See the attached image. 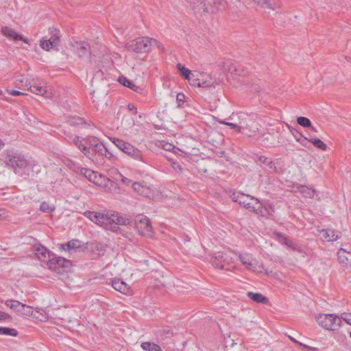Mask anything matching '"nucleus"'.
I'll return each mask as SVG.
<instances>
[{
    "label": "nucleus",
    "mask_w": 351,
    "mask_h": 351,
    "mask_svg": "<svg viewBox=\"0 0 351 351\" xmlns=\"http://www.w3.org/2000/svg\"><path fill=\"white\" fill-rule=\"evenodd\" d=\"M0 335L16 337L18 331L14 328L0 326Z\"/></svg>",
    "instance_id": "f704fd0d"
},
{
    "label": "nucleus",
    "mask_w": 351,
    "mask_h": 351,
    "mask_svg": "<svg viewBox=\"0 0 351 351\" xmlns=\"http://www.w3.org/2000/svg\"><path fill=\"white\" fill-rule=\"evenodd\" d=\"M232 262V257L230 252H215L210 258L212 265L215 268L221 269L230 270L228 267Z\"/></svg>",
    "instance_id": "423d86ee"
},
{
    "label": "nucleus",
    "mask_w": 351,
    "mask_h": 351,
    "mask_svg": "<svg viewBox=\"0 0 351 351\" xmlns=\"http://www.w3.org/2000/svg\"><path fill=\"white\" fill-rule=\"evenodd\" d=\"M338 341L343 350L347 351L351 350V341L345 335L339 337Z\"/></svg>",
    "instance_id": "c756f323"
},
{
    "label": "nucleus",
    "mask_w": 351,
    "mask_h": 351,
    "mask_svg": "<svg viewBox=\"0 0 351 351\" xmlns=\"http://www.w3.org/2000/svg\"><path fill=\"white\" fill-rule=\"evenodd\" d=\"M105 179L104 177H103L101 174H99V177L96 178L95 181H92L93 183L97 185H99L101 184V180Z\"/></svg>",
    "instance_id": "13d9d810"
},
{
    "label": "nucleus",
    "mask_w": 351,
    "mask_h": 351,
    "mask_svg": "<svg viewBox=\"0 0 351 351\" xmlns=\"http://www.w3.org/2000/svg\"><path fill=\"white\" fill-rule=\"evenodd\" d=\"M118 82L130 88L131 90H134L136 93L143 94L144 93V89L141 88L140 86L136 85L132 81L128 80L126 77L121 75L119 76L118 78Z\"/></svg>",
    "instance_id": "dca6fc26"
},
{
    "label": "nucleus",
    "mask_w": 351,
    "mask_h": 351,
    "mask_svg": "<svg viewBox=\"0 0 351 351\" xmlns=\"http://www.w3.org/2000/svg\"><path fill=\"white\" fill-rule=\"evenodd\" d=\"M307 141L312 143L315 147H316L317 148H319L322 150H326L327 148L326 145L322 141H321L319 138H311L309 139L307 138Z\"/></svg>",
    "instance_id": "58836bf2"
},
{
    "label": "nucleus",
    "mask_w": 351,
    "mask_h": 351,
    "mask_svg": "<svg viewBox=\"0 0 351 351\" xmlns=\"http://www.w3.org/2000/svg\"><path fill=\"white\" fill-rule=\"evenodd\" d=\"M3 213H1V210H0V219H2Z\"/></svg>",
    "instance_id": "774afa93"
},
{
    "label": "nucleus",
    "mask_w": 351,
    "mask_h": 351,
    "mask_svg": "<svg viewBox=\"0 0 351 351\" xmlns=\"http://www.w3.org/2000/svg\"><path fill=\"white\" fill-rule=\"evenodd\" d=\"M176 101L178 103L177 106L178 108H184V104L186 101V96L182 93H178L176 96Z\"/></svg>",
    "instance_id": "a18cd8bd"
},
{
    "label": "nucleus",
    "mask_w": 351,
    "mask_h": 351,
    "mask_svg": "<svg viewBox=\"0 0 351 351\" xmlns=\"http://www.w3.org/2000/svg\"><path fill=\"white\" fill-rule=\"evenodd\" d=\"M250 198L252 199H255L254 197L253 196H251V195H245V194H243L242 195L240 196V198L239 199V201L237 202L240 205H242L243 206V207L245 206H246L247 204V199Z\"/></svg>",
    "instance_id": "49530a36"
},
{
    "label": "nucleus",
    "mask_w": 351,
    "mask_h": 351,
    "mask_svg": "<svg viewBox=\"0 0 351 351\" xmlns=\"http://www.w3.org/2000/svg\"><path fill=\"white\" fill-rule=\"evenodd\" d=\"M121 180H122V182H123V183H125V184H128L131 182V180H129L128 178H125V177H123V176H122V179H121Z\"/></svg>",
    "instance_id": "680f3d73"
},
{
    "label": "nucleus",
    "mask_w": 351,
    "mask_h": 351,
    "mask_svg": "<svg viewBox=\"0 0 351 351\" xmlns=\"http://www.w3.org/2000/svg\"><path fill=\"white\" fill-rule=\"evenodd\" d=\"M322 236L328 241H335L341 237V232L332 229L322 230Z\"/></svg>",
    "instance_id": "4be33fe9"
},
{
    "label": "nucleus",
    "mask_w": 351,
    "mask_h": 351,
    "mask_svg": "<svg viewBox=\"0 0 351 351\" xmlns=\"http://www.w3.org/2000/svg\"><path fill=\"white\" fill-rule=\"evenodd\" d=\"M1 34L6 36L8 39L14 40H23L24 43L29 44V40L23 36L17 34L14 29L7 26L1 27Z\"/></svg>",
    "instance_id": "ddd939ff"
},
{
    "label": "nucleus",
    "mask_w": 351,
    "mask_h": 351,
    "mask_svg": "<svg viewBox=\"0 0 351 351\" xmlns=\"http://www.w3.org/2000/svg\"><path fill=\"white\" fill-rule=\"evenodd\" d=\"M15 83L19 88H22V86L27 87L29 85H30V82H29L28 79L24 75L18 76L16 78Z\"/></svg>",
    "instance_id": "7c9ffc66"
},
{
    "label": "nucleus",
    "mask_w": 351,
    "mask_h": 351,
    "mask_svg": "<svg viewBox=\"0 0 351 351\" xmlns=\"http://www.w3.org/2000/svg\"><path fill=\"white\" fill-rule=\"evenodd\" d=\"M132 188L136 193L145 197H149L152 193L150 188L145 182H134Z\"/></svg>",
    "instance_id": "f3484780"
},
{
    "label": "nucleus",
    "mask_w": 351,
    "mask_h": 351,
    "mask_svg": "<svg viewBox=\"0 0 351 351\" xmlns=\"http://www.w3.org/2000/svg\"><path fill=\"white\" fill-rule=\"evenodd\" d=\"M275 235L278 239V241L282 245H285L293 250L296 249L295 243L290 239L288 237L285 236L281 232H276Z\"/></svg>",
    "instance_id": "412c9836"
},
{
    "label": "nucleus",
    "mask_w": 351,
    "mask_h": 351,
    "mask_svg": "<svg viewBox=\"0 0 351 351\" xmlns=\"http://www.w3.org/2000/svg\"><path fill=\"white\" fill-rule=\"evenodd\" d=\"M341 320L345 321L347 324L351 325V313H343L341 314Z\"/></svg>",
    "instance_id": "3c124183"
},
{
    "label": "nucleus",
    "mask_w": 351,
    "mask_h": 351,
    "mask_svg": "<svg viewBox=\"0 0 351 351\" xmlns=\"http://www.w3.org/2000/svg\"><path fill=\"white\" fill-rule=\"evenodd\" d=\"M81 241L77 239H73L69 241L65 244H61L60 248L64 250H67L69 252H76L78 250L81 249Z\"/></svg>",
    "instance_id": "6ab92c4d"
},
{
    "label": "nucleus",
    "mask_w": 351,
    "mask_h": 351,
    "mask_svg": "<svg viewBox=\"0 0 351 351\" xmlns=\"http://www.w3.org/2000/svg\"><path fill=\"white\" fill-rule=\"evenodd\" d=\"M205 99H206V100H208V101H209V102H210V101H211V100H212L211 97H209L208 98H205Z\"/></svg>",
    "instance_id": "338daca9"
},
{
    "label": "nucleus",
    "mask_w": 351,
    "mask_h": 351,
    "mask_svg": "<svg viewBox=\"0 0 351 351\" xmlns=\"http://www.w3.org/2000/svg\"><path fill=\"white\" fill-rule=\"evenodd\" d=\"M300 191L305 197L308 198L313 197L315 194L314 189L306 187L305 186H301L300 188Z\"/></svg>",
    "instance_id": "4c0bfd02"
},
{
    "label": "nucleus",
    "mask_w": 351,
    "mask_h": 351,
    "mask_svg": "<svg viewBox=\"0 0 351 351\" xmlns=\"http://www.w3.org/2000/svg\"><path fill=\"white\" fill-rule=\"evenodd\" d=\"M339 261L346 266H351V250L340 248L337 252Z\"/></svg>",
    "instance_id": "a211bd4d"
},
{
    "label": "nucleus",
    "mask_w": 351,
    "mask_h": 351,
    "mask_svg": "<svg viewBox=\"0 0 351 351\" xmlns=\"http://www.w3.org/2000/svg\"><path fill=\"white\" fill-rule=\"evenodd\" d=\"M243 194V193L239 192H234L230 197L234 202H237L240 198V196Z\"/></svg>",
    "instance_id": "603ef678"
},
{
    "label": "nucleus",
    "mask_w": 351,
    "mask_h": 351,
    "mask_svg": "<svg viewBox=\"0 0 351 351\" xmlns=\"http://www.w3.org/2000/svg\"><path fill=\"white\" fill-rule=\"evenodd\" d=\"M112 287L117 291L121 293H127L130 287L121 279H113L112 280Z\"/></svg>",
    "instance_id": "aec40b11"
},
{
    "label": "nucleus",
    "mask_w": 351,
    "mask_h": 351,
    "mask_svg": "<svg viewBox=\"0 0 351 351\" xmlns=\"http://www.w3.org/2000/svg\"><path fill=\"white\" fill-rule=\"evenodd\" d=\"M68 122L71 125L73 126H80L85 123L84 119L78 116L70 117L68 120Z\"/></svg>",
    "instance_id": "e433bc0d"
},
{
    "label": "nucleus",
    "mask_w": 351,
    "mask_h": 351,
    "mask_svg": "<svg viewBox=\"0 0 351 351\" xmlns=\"http://www.w3.org/2000/svg\"><path fill=\"white\" fill-rule=\"evenodd\" d=\"M55 209L54 206L46 202H43L40 206V210L44 213H49Z\"/></svg>",
    "instance_id": "c03bdc74"
},
{
    "label": "nucleus",
    "mask_w": 351,
    "mask_h": 351,
    "mask_svg": "<svg viewBox=\"0 0 351 351\" xmlns=\"http://www.w3.org/2000/svg\"><path fill=\"white\" fill-rule=\"evenodd\" d=\"M84 215L90 221L101 226H107V224L109 222V216L100 213L87 210L84 213Z\"/></svg>",
    "instance_id": "9b49d317"
},
{
    "label": "nucleus",
    "mask_w": 351,
    "mask_h": 351,
    "mask_svg": "<svg viewBox=\"0 0 351 351\" xmlns=\"http://www.w3.org/2000/svg\"><path fill=\"white\" fill-rule=\"evenodd\" d=\"M35 254L41 261H45L47 257L49 259L51 258L50 252L44 246L37 247Z\"/></svg>",
    "instance_id": "a878e982"
},
{
    "label": "nucleus",
    "mask_w": 351,
    "mask_h": 351,
    "mask_svg": "<svg viewBox=\"0 0 351 351\" xmlns=\"http://www.w3.org/2000/svg\"><path fill=\"white\" fill-rule=\"evenodd\" d=\"M315 319L319 326L329 330H338L341 325V317L336 314H319Z\"/></svg>",
    "instance_id": "7ed1b4c3"
},
{
    "label": "nucleus",
    "mask_w": 351,
    "mask_h": 351,
    "mask_svg": "<svg viewBox=\"0 0 351 351\" xmlns=\"http://www.w3.org/2000/svg\"><path fill=\"white\" fill-rule=\"evenodd\" d=\"M254 199L256 201V204L257 205V206H255L254 212H255L257 214L262 213V207L259 204L258 199L257 198H255Z\"/></svg>",
    "instance_id": "864d4df0"
},
{
    "label": "nucleus",
    "mask_w": 351,
    "mask_h": 351,
    "mask_svg": "<svg viewBox=\"0 0 351 351\" xmlns=\"http://www.w3.org/2000/svg\"><path fill=\"white\" fill-rule=\"evenodd\" d=\"M244 207L250 211H252V210L254 211L255 206L251 205V204L247 202L246 206H245Z\"/></svg>",
    "instance_id": "052dcab7"
},
{
    "label": "nucleus",
    "mask_w": 351,
    "mask_h": 351,
    "mask_svg": "<svg viewBox=\"0 0 351 351\" xmlns=\"http://www.w3.org/2000/svg\"><path fill=\"white\" fill-rule=\"evenodd\" d=\"M259 161L263 164L265 165L269 169H274L275 171H276L275 163L271 160V158L265 157V156H261L258 158Z\"/></svg>",
    "instance_id": "473e14b6"
},
{
    "label": "nucleus",
    "mask_w": 351,
    "mask_h": 351,
    "mask_svg": "<svg viewBox=\"0 0 351 351\" xmlns=\"http://www.w3.org/2000/svg\"><path fill=\"white\" fill-rule=\"evenodd\" d=\"M106 229H110L112 231L117 232L121 228L118 226L117 224L113 223L112 221L110 223H108L107 226H103Z\"/></svg>",
    "instance_id": "09e8293b"
},
{
    "label": "nucleus",
    "mask_w": 351,
    "mask_h": 351,
    "mask_svg": "<svg viewBox=\"0 0 351 351\" xmlns=\"http://www.w3.org/2000/svg\"><path fill=\"white\" fill-rule=\"evenodd\" d=\"M5 305L21 315H31L33 313L32 306L24 304L17 300H8L5 301Z\"/></svg>",
    "instance_id": "6e6552de"
},
{
    "label": "nucleus",
    "mask_w": 351,
    "mask_h": 351,
    "mask_svg": "<svg viewBox=\"0 0 351 351\" xmlns=\"http://www.w3.org/2000/svg\"><path fill=\"white\" fill-rule=\"evenodd\" d=\"M256 4L261 8H267L270 10H275L276 3L275 0H252Z\"/></svg>",
    "instance_id": "bb28decb"
},
{
    "label": "nucleus",
    "mask_w": 351,
    "mask_h": 351,
    "mask_svg": "<svg viewBox=\"0 0 351 351\" xmlns=\"http://www.w3.org/2000/svg\"><path fill=\"white\" fill-rule=\"evenodd\" d=\"M74 47L77 49V52L80 58L88 57L91 54L90 45L85 41H77Z\"/></svg>",
    "instance_id": "2eb2a0df"
},
{
    "label": "nucleus",
    "mask_w": 351,
    "mask_h": 351,
    "mask_svg": "<svg viewBox=\"0 0 351 351\" xmlns=\"http://www.w3.org/2000/svg\"><path fill=\"white\" fill-rule=\"evenodd\" d=\"M141 346L145 351H162L160 346L154 342H143Z\"/></svg>",
    "instance_id": "c85d7f7f"
},
{
    "label": "nucleus",
    "mask_w": 351,
    "mask_h": 351,
    "mask_svg": "<svg viewBox=\"0 0 351 351\" xmlns=\"http://www.w3.org/2000/svg\"><path fill=\"white\" fill-rule=\"evenodd\" d=\"M178 70L179 71L180 75L183 76L185 79L190 80L191 76L194 77V73H192L191 70L186 68L183 64L181 63H178L176 66Z\"/></svg>",
    "instance_id": "cd10ccee"
},
{
    "label": "nucleus",
    "mask_w": 351,
    "mask_h": 351,
    "mask_svg": "<svg viewBox=\"0 0 351 351\" xmlns=\"http://www.w3.org/2000/svg\"><path fill=\"white\" fill-rule=\"evenodd\" d=\"M128 108L130 111L133 112L134 114L137 113V108H136V106L134 104H129L128 105Z\"/></svg>",
    "instance_id": "bf43d9fd"
},
{
    "label": "nucleus",
    "mask_w": 351,
    "mask_h": 351,
    "mask_svg": "<svg viewBox=\"0 0 351 351\" xmlns=\"http://www.w3.org/2000/svg\"><path fill=\"white\" fill-rule=\"evenodd\" d=\"M189 82V83L193 86H197L199 87V84H200V82H201V79H199V77H197V75H195L194 74V77L193 76H191V80H188Z\"/></svg>",
    "instance_id": "8fccbe9b"
},
{
    "label": "nucleus",
    "mask_w": 351,
    "mask_h": 351,
    "mask_svg": "<svg viewBox=\"0 0 351 351\" xmlns=\"http://www.w3.org/2000/svg\"><path fill=\"white\" fill-rule=\"evenodd\" d=\"M80 174L84 176L90 182L95 181L96 178L99 177L97 172L90 170L87 168H81L80 169Z\"/></svg>",
    "instance_id": "393cba45"
},
{
    "label": "nucleus",
    "mask_w": 351,
    "mask_h": 351,
    "mask_svg": "<svg viewBox=\"0 0 351 351\" xmlns=\"http://www.w3.org/2000/svg\"><path fill=\"white\" fill-rule=\"evenodd\" d=\"M153 45H156L159 48L162 45L154 38L145 37L132 43H128L126 47L128 50L136 53H147Z\"/></svg>",
    "instance_id": "f03ea898"
},
{
    "label": "nucleus",
    "mask_w": 351,
    "mask_h": 351,
    "mask_svg": "<svg viewBox=\"0 0 351 351\" xmlns=\"http://www.w3.org/2000/svg\"><path fill=\"white\" fill-rule=\"evenodd\" d=\"M106 158L111 159L114 157L113 154L108 150V152L106 153Z\"/></svg>",
    "instance_id": "e2e57ef3"
},
{
    "label": "nucleus",
    "mask_w": 351,
    "mask_h": 351,
    "mask_svg": "<svg viewBox=\"0 0 351 351\" xmlns=\"http://www.w3.org/2000/svg\"><path fill=\"white\" fill-rule=\"evenodd\" d=\"M297 123L304 127V128H310L311 127V122L309 119L304 117H299L297 119Z\"/></svg>",
    "instance_id": "79ce46f5"
},
{
    "label": "nucleus",
    "mask_w": 351,
    "mask_h": 351,
    "mask_svg": "<svg viewBox=\"0 0 351 351\" xmlns=\"http://www.w3.org/2000/svg\"><path fill=\"white\" fill-rule=\"evenodd\" d=\"M288 128L290 130V132L292 133L293 136L295 138L297 142L300 143L301 144H303L304 141H307V138H303V136L301 133H300L298 131H297L293 128L288 125Z\"/></svg>",
    "instance_id": "72a5a7b5"
},
{
    "label": "nucleus",
    "mask_w": 351,
    "mask_h": 351,
    "mask_svg": "<svg viewBox=\"0 0 351 351\" xmlns=\"http://www.w3.org/2000/svg\"><path fill=\"white\" fill-rule=\"evenodd\" d=\"M199 87L208 88L209 93H210L212 94H213L215 90V86H213V83L210 81L201 80L200 84H199Z\"/></svg>",
    "instance_id": "ea45409f"
},
{
    "label": "nucleus",
    "mask_w": 351,
    "mask_h": 351,
    "mask_svg": "<svg viewBox=\"0 0 351 351\" xmlns=\"http://www.w3.org/2000/svg\"><path fill=\"white\" fill-rule=\"evenodd\" d=\"M73 142H74L75 145H76L78 147V148H79L80 149H82V147H83V145H83V144H82V143H81V140H80V136H75V138H74V139H73Z\"/></svg>",
    "instance_id": "5fc2aeb1"
},
{
    "label": "nucleus",
    "mask_w": 351,
    "mask_h": 351,
    "mask_svg": "<svg viewBox=\"0 0 351 351\" xmlns=\"http://www.w3.org/2000/svg\"><path fill=\"white\" fill-rule=\"evenodd\" d=\"M7 92L9 93V94H10L11 95H13V96H19V95H25V93L19 91V90H6Z\"/></svg>",
    "instance_id": "6e6d98bb"
},
{
    "label": "nucleus",
    "mask_w": 351,
    "mask_h": 351,
    "mask_svg": "<svg viewBox=\"0 0 351 351\" xmlns=\"http://www.w3.org/2000/svg\"><path fill=\"white\" fill-rule=\"evenodd\" d=\"M239 259L242 264L245 266L250 267L253 265L252 256L249 254H240Z\"/></svg>",
    "instance_id": "2f4dec72"
},
{
    "label": "nucleus",
    "mask_w": 351,
    "mask_h": 351,
    "mask_svg": "<svg viewBox=\"0 0 351 351\" xmlns=\"http://www.w3.org/2000/svg\"><path fill=\"white\" fill-rule=\"evenodd\" d=\"M134 223L141 234L149 233L152 232V226L149 219L143 215L136 217Z\"/></svg>",
    "instance_id": "f8f14e48"
},
{
    "label": "nucleus",
    "mask_w": 351,
    "mask_h": 351,
    "mask_svg": "<svg viewBox=\"0 0 351 351\" xmlns=\"http://www.w3.org/2000/svg\"><path fill=\"white\" fill-rule=\"evenodd\" d=\"M28 89L33 93L36 95H44L47 90L45 89V87L41 86H32L30 85V86L28 88Z\"/></svg>",
    "instance_id": "c9c22d12"
},
{
    "label": "nucleus",
    "mask_w": 351,
    "mask_h": 351,
    "mask_svg": "<svg viewBox=\"0 0 351 351\" xmlns=\"http://www.w3.org/2000/svg\"><path fill=\"white\" fill-rule=\"evenodd\" d=\"M219 123L223 125L230 126L232 129L236 130V131L238 132H241V130L243 129V125H239L237 123L228 122L226 121H219Z\"/></svg>",
    "instance_id": "37998d69"
},
{
    "label": "nucleus",
    "mask_w": 351,
    "mask_h": 351,
    "mask_svg": "<svg viewBox=\"0 0 351 351\" xmlns=\"http://www.w3.org/2000/svg\"><path fill=\"white\" fill-rule=\"evenodd\" d=\"M247 295L249 298L256 303L266 304L269 302V299L261 293L249 291L247 293Z\"/></svg>",
    "instance_id": "5701e85b"
},
{
    "label": "nucleus",
    "mask_w": 351,
    "mask_h": 351,
    "mask_svg": "<svg viewBox=\"0 0 351 351\" xmlns=\"http://www.w3.org/2000/svg\"><path fill=\"white\" fill-rule=\"evenodd\" d=\"M86 144L90 147L91 151L95 154L106 156V153L108 152V148L105 147L102 143H99V140L97 137L89 136L87 138Z\"/></svg>",
    "instance_id": "1a4fd4ad"
},
{
    "label": "nucleus",
    "mask_w": 351,
    "mask_h": 351,
    "mask_svg": "<svg viewBox=\"0 0 351 351\" xmlns=\"http://www.w3.org/2000/svg\"><path fill=\"white\" fill-rule=\"evenodd\" d=\"M109 222L112 221L113 223H116L117 225H123V226H130L133 220L131 217H128L126 215H123L120 214H112L111 216H109Z\"/></svg>",
    "instance_id": "4468645a"
},
{
    "label": "nucleus",
    "mask_w": 351,
    "mask_h": 351,
    "mask_svg": "<svg viewBox=\"0 0 351 351\" xmlns=\"http://www.w3.org/2000/svg\"><path fill=\"white\" fill-rule=\"evenodd\" d=\"M247 115L244 113H240L239 115V121L237 123L239 125H243V128H247L248 124L247 123Z\"/></svg>",
    "instance_id": "de8ad7c7"
},
{
    "label": "nucleus",
    "mask_w": 351,
    "mask_h": 351,
    "mask_svg": "<svg viewBox=\"0 0 351 351\" xmlns=\"http://www.w3.org/2000/svg\"><path fill=\"white\" fill-rule=\"evenodd\" d=\"M311 130L315 132H317V130H316V128L313 126L311 125V127H310Z\"/></svg>",
    "instance_id": "69168bd1"
},
{
    "label": "nucleus",
    "mask_w": 351,
    "mask_h": 351,
    "mask_svg": "<svg viewBox=\"0 0 351 351\" xmlns=\"http://www.w3.org/2000/svg\"><path fill=\"white\" fill-rule=\"evenodd\" d=\"M112 143L121 151L128 154L135 160L146 163L141 151L136 148L130 143L120 138H113Z\"/></svg>",
    "instance_id": "20e7f679"
},
{
    "label": "nucleus",
    "mask_w": 351,
    "mask_h": 351,
    "mask_svg": "<svg viewBox=\"0 0 351 351\" xmlns=\"http://www.w3.org/2000/svg\"><path fill=\"white\" fill-rule=\"evenodd\" d=\"M11 317L9 314L0 311V319L1 320H6V319H10Z\"/></svg>",
    "instance_id": "4d7b16f0"
},
{
    "label": "nucleus",
    "mask_w": 351,
    "mask_h": 351,
    "mask_svg": "<svg viewBox=\"0 0 351 351\" xmlns=\"http://www.w3.org/2000/svg\"><path fill=\"white\" fill-rule=\"evenodd\" d=\"M80 150L84 153L85 156L88 157L92 160H94L93 158L96 154L91 151V149L88 144H86V145H83Z\"/></svg>",
    "instance_id": "a19ab883"
},
{
    "label": "nucleus",
    "mask_w": 351,
    "mask_h": 351,
    "mask_svg": "<svg viewBox=\"0 0 351 351\" xmlns=\"http://www.w3.org/2000/svg\"><path fill=\"white\" fill-rule=\"evenodd\" d=\"M60 39V32L58 29L49 28V37L45 36L40 40V46L46 51L50 49L58 50V43Z\"/></svg>",
    "instance_id": "39448f33"
},
{
    "label": "nucleus",
    "mask_w": 351,
    "mask_h": 351,
    "mask_svg": "<svg viewBox=\"0 0 351 351\" xmlns=\"http://www.w3.org/2000/svg\"><path fill=\"white\" fill-rule=\"evenodd\" d=\"M202 5L204 12L207 13H215L224 7L223 0H202L199 2Z\"/></svg>",
    "instance_id": "9d476101"
},
{
    "label": "nucleus",
    "mask_w": 351,
    "mask_h": 351,
    "mask_svg": "<svg viewBox=\"0 0 351 351\" xmlns=\"http://www.w3.org/2000/svg\"><path fill=\"white\" fill-rule=\"evenodd\" d=\"M49 269L58 274H63L69 267L71 262L62 257H51L47 262Z\"/></svg>",
    "instance_id": "0eeeda50"
},
{
    "label": "nucleus",
    "mask_w": 351,
    "mask_h": 351,
    "mask_svg": "<svg viewBox=\"0 0 351 351\" xmlns=\"http://www.w3.org/2000/svg\"><path fill=\"white\" fill-rule=\"evenodd\" d=\"M5 162L16 174L22 176L29 171L28 161L23 154L14 149H7L3 152Z\"/></svg>",
    "instance_id": "f257e3e1"
},
{
    "label": "nucleus",
    "mask_w": 351,
    "mask_h": 351,
    "mask_svg": "<svg viewBox=\"0 0 351 351\" xmlns=\"http://www.w3.org/2000/svg\"><path fill=\"white\" fill-rule=\"evenodd\" d=\"M4 145V143L0 139V150L3 147Z\"/></svg>",
    "instance_id": "0e129e2a"
},
{
    "label": "nucleus",
    "mask_w": 351,
    "mask_h": 351,
    "mask_svg": "<svg viewBox=\"0 0 351 351\" xmlns=\"http://www.w3.org/2000/svg\"><path fill=\"white\" fill-rule=\"evenodd\" d=\"M156 337L160 341H165L167 338L173 335V330L169 326H165L156 332Z\"/></svg>",
    "instance_id": "b1692460"
}]
</instances>
